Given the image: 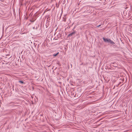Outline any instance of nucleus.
Wrapping results in <instances>:
<instances>
[{
    "instance_id": "nucleus-4",
    "label": "nucleus",
    "mask_w": 132,
    "mask_h": 132,
    "mask_svg": "<svg viewBox=\"0 0 132 132\" xmlns=\"http://www.w3.org/2000/svg\"><path fill=\"white\" fill-rule=\"evenodd\" d=\"M19 82L21 84L23 83V82L22 81H19Z\"/></svg>"
},
{
    "instance_id": "nucleus-5",
    "label": "nucleus",
    "mask_w": 132,
    "mask_h": 132,
    "mask_svg": "<svg viewBox=\"0 0 132 132\" xmlns=\"http://www.w3.org/2000/svg\"><path fill=\"white\" fill-rule=\"evenodd\" d=\"M101 26V25L100 24L98 26H97V27H100Z\"/></svg>"
},
{
    "instance_id": "nucleus-2",
    "label": "nucleus",
    "mask_w": 132,
    "mask_h": 132,
    "mask_svg": "<svg viewBox=\"0 0 132 132\" xmlns=\"http://www.w3.org/2000/svg\"><path fill=\"white\" fill-rule=\"evenodd\" d=\"M75 33V32H71V33L69 35H68V36L69 37H70V36H72L73 34H74Z\"/></svg>"
},
{
    "instance_id": "nucleus-1",
    "label": "nucleus",
    "mask_w": 132,
    "mask_h": 132,
    "mask_svg": "<svg viewBox=\"0 0 132 132\" xmlns=\"http://www.w3.org/2000/svg\"><path fill=\"white\" fill-rule=\"evenodd\" d=\"M103 39L105 42L109 43L112 45L115 44L110 39L105 38L104 37H103Z\"/></svg>"
},
{
    "instance_id": "nucleus-3",
    "label": "nucleus",
    "mask_w": 132,
    "mask_h": 132,
    "mask_svg": "<svg viewBox=\"0 0 132 132\" xmlns=\"http://www.w3.org/2000/svg\"><path fill=\"white\" fill-rule=\"evenodd\" d=\"M59 52H58L57 53H56V54H53V55L54 56H55L59 54Z\"/></svg>"
}]
</instances>
